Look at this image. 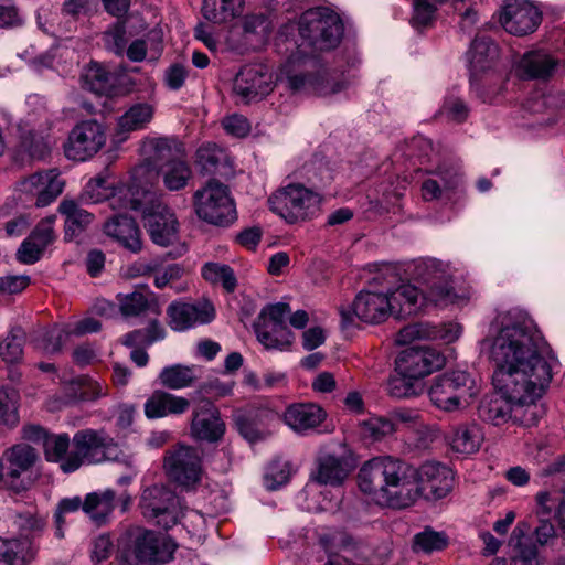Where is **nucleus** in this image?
<instances>
[{
  "label": "nucleus",
  "instance_id": "obj_1",
  "mask_svg": "<svg viewBox=\"0 0 565 565\" xmlns=\"http://www.w3.org/2000/svg\"><path fill=\"white\" fill-rule=\"evenodd\" d=\"M497 324L490 359L494 363L492 384L500 396L483 398L479 417L495 424L543 420L546 407L537 401L553 377L554 358L550 355L548 344L534 320L521 309L501 312Z\"/></svg>",
  "mask_w": 565,
  "mask_h": 565
},
{
  "label": "nucleus",
  "instance_id": "obj_2",
  "mask_svg": "<svg viewBox=\"0 0 565 565\" xmlns=\"http://www.w3.org/2000/svg\"><path fill=\"white\" fill-rule=\"evenodd\" d=\"M360 490L374 503L405 509L420 498L415 472L392 457H375L366 461L358 475Z\"/></svg>",
  "mask_w": 565,
  "mask_h": 565
},
{
  "label": "nucleus",
  "instance_id": "obj_3",
  "mask_svg": "<svg viewBox=\"0 0 565 565\" xmlns=\"http://www.w3.org/2000/svg\"><path fill=\"white\" fill-rule=\"evenodd\" d=\"M128 191L119 190L110 199V206L119 210H140L143 225L151 241L159 246L172 245L178 239L179 222L173 211L159 200L141 202L127 198Z\"/></svg>",
  "mask_w": 565,
  "mask_h": 565
},
{
  "label": "nucleus",
  "instance_id": "obj_4",
  "mask_svg": "<svg viewBox=\"0 0 565 565\" xmlns=\"http://www.w3.org/2000/svg\"><path fill=\"white\" fill-rule=\"evenodd\" d=\"M412 279L422 287L423 299L436 306L452 303L456 299L448 264L436 258H420L408 267Z\"/></svg>",
  "mask_w": 565,
  "mask_h": 565
},
{
  "label": "nucleus",
  "instance_id": "obj_5",
  "mask_svg": "<svg viewBox=\"0 0 565 565\" xmlns=\"http://www.w3.org/2000/svg\"><path fill=\"white\" fill-rule=\"evenodd\" d=\"M193 206L201 221L214 226L227 227L237 218L230 189L215 179L194 192Z\"/></svg>",
  "mask_w": 565,
  "mask_h": 565
},
{
  "label": "nucleus",
  "instance_id": "obj_6",
  "mask_svg": "<svg viewBox=\"0 0 565 565\" xmlns=\"http://www.w3.org/2000/svg\"><path fill=\"white\" fill-rule=\"evenodd\" d=\"M321 202L318 192L302 184H289L268 199L270 210L290 224L315 217L320 212Z\"/></svg>",
  "mask_w": 565,
  "mask_h": 565
},
{
  "label": "nucleus",
  "instance_id": "obj_7",
  "mask_svg": "<svg viewBox=\"0 0 565 565\" xmlns=\"http://www.w3.org/2000/svg\"><path fill=\"white\" fill-rule=\"evenodd\" d=\"M467 55L470 66L471 85L475 87L483 102L492 103L494 98L499 96L503 90L502 83L498 87L492 85L494 82H500L501 77H486L484 82L482 83H479V77L483 73L492 70L499 56L498 45L489 38H476L472 41Z\"/></svg>",
  "mask_w": 565,
  "mask_h": 565
},
{
  "label": "nucleus",
  "instance_id": "obj_8",
  "mask_svg": "<svg viewBox=\"0 0 565 565\" xmlns=\"http://www.w3.org/2000/svg\"><path fill=\"white\" fill-rule=\"evenodd\" d=\"M121 450L117 443L103 430L84 429L76 433L72 443L70 469L76 471L83 465H95L106 460H118Z\"/></svg>",
  "mask_w": 565,
  "mask_h": 565
},
{
  "label": "nucleus",
  "instance_id": "obj_9",
  "mask_svg": "<svg viewBox=\"0 0 565 565\" xmlns=\"http://www.w3.org/2000/svg\"><path fill=\"white\" fill-rule=\"evenodd\" d=\"M299 33L315 50L324 51L339 44L343 25L333 12L326 8H315L301 14Z\"/></svg>",
  "mask_w": 565,
  "mask_h": 565
},
{
  "label": "nucleus",
  "instance_id": "obj_10",
  "mask_svg": "<svg viewBox=\"0 0 565 565\" xmlns=\"http://www.w3.org/2000/svg\"><path fill=\"white\" fill-rule=\"evenodd\" d=\"M394 305L390 299V287L381 291L371 289L361 290L349 308L340 310L343 328L355 324V320L367 324H380L392 313Z\"/></svg>",
  "mask_w": 565,
  "mask_h": 565
},
{
  "label": "nucleus",
  "instance_id": "obj_11",
  "mask_svg": "<svg viewBox=\"0 0 565 565\" xmlns=\"http://www.w3.org/2000/svg\"><path fill=\"white\" fill-rule=\"evenodd\" d=\"M139 507L146 519L154 521L163 529L175 525L182 514L179 499L164 486L156 484L146 488Z\"/></svg>",
  "mask_w": 565,
  "mask_h": 565
},
{
  "label": "nucleus",
  "instance_id": "obj_12",
  "mask_svg": "<svg viewBox=\"0 0 565 565\" xmlns=\"http://www.w3.org/2000/svg\"><path fill=\"white\" fill-rule=\"evenodd\" d=\"M38 460V454L29 445L18 444L4 450L2 471L4 484L15 492L26 490L32 484L30 470Z\"/></svg>",
  "mask_w": 565,
  "mask_h": 565
},
{
  "label": "nucleus",
  "instance_id": "obj_13",
  "mask_svg": "<svg viewBox=\"0 0 565 565\" xmlns=\"http://www.w3.org/2000/svg\"><path fill=\"white\" fill-rule=\"evenodd\" d=\"M472 380L466 371L446 372L434 379L428 391L429 398L438 408L452 412L459 407Z\"/></svg>",
  "mask_w": 565,
  "mask_h": 565
},
{
  "label": "nucleus",
  "instance_id": "obj_14",
  "mask_svg": "<svg viewBox=\"0 0 565 565\" xmlns=\"http://www.w3.org/2000/svg\"><path fill=\"white\" fill-rule=\"evenodd\" d=\"M163 467L168 476L183 487L193 486L201 479V456L189 446L178 445L167 451Z\"/></svg>",
  "mask_w": 565,
  "mask_h": 565
},
{
  "label": "nucleus",
  "instance_id": "obj_15",
  "mask_svg": "<svg viewBox=\"0 0 565 565\" xmlns=\"http://www.w3.org/2000/svg\"><path fill=\"white\" fill-rule=\"evenodd\" d=\"M105 131L96 120H86L73 128L64 146L68 159L85 161L105 145Z\"/></svg>",
  "mask_w": 565,
  "mask_h": 565
},
{
  "label": "nucleus",
  "instance_id": "obj_16",
  "mask_svg": "<svg viewBox=\"0 0 565 565\" xmlns=\"http://www.w3.org/2000/svg\"><path fill=\"white\" fill-rule=\"evenodd\" d=\"M167 315L170 328L182 332L212 322L216 312L214 305L203 298L192 303L173 301L168 306Z\"/></svg>",
  "mask_w": 565,
  "mask_h": 565
},
{
  "label": "nucleus",
  "instance_id": "obj_17",
  "mask_svg": "<svg viewBox=\"0 0 565 565\" xmlns=\"http://www.w3.org/2000/svg\"><path fill=\"white\" fill-rule=\"evenodd\" d=\"M24 436L42 448L49 462L58 463L66 473L74 472L67 467L72 460V444L67 434L50 433L43 426H28Z\"/></svg>",
  "mask_w": 565,
  "mask_h": 565
},
{
  "label": "nucleus",
  "instance_id": "obj_18",
  "mask_svg": "<svg viewBox=\"0 0 565 565\" xmlns=\"http://www.w3.org/2000/svg\"><path fill=\"white\" fill-rule=\"evenodd\" d=\"M274 88L273 75L264 65H246L236 75L233 92L248 104L267 96Z\"/></svg>",
  "mask_w": 565,
  "mask_h": 565
},
{
  "label": "nucleus",
  "instance_id": "obj_19",
  "mask_svg": "<svg viewBox=\"0 0 565 565\" xmlns=\"http://www.w3.org/2000/svg\"><path fill=\"white\" fill-rule=\"evenodd\" d=\"M541 19L539 9L527 0H509L500 13L503 29L518 36L534 32Z\"/></svg>",
  "mask_w": 565,
  "mask_h": 565
},
{
  "label": "nucleus",
  "instance_id": "obj_20",
  "mask_svg": "<svg viewBox=\"0 0 565 565\" xmlns=\"http://www.w3.org/2000/svg\"><path fill=\"white\" fill-rule=\"evenodd\" d=\"M396 371L399 374L420 381L426 375L440 369L445 358L431 348H408L396 360Z\"/></svg>",
  "mask_w": 565,
  "mask_h": 565
},
{
  "label": "nucleus",
  "instance_id": "obj_21",
  "mask_svg": "<svg viewBox=\"0 0 565 565\" xmlns=\"http://www.w3.org/2000/svg\"><path fill=\"white\" fill-rule=\"evenodd\" d=\"M420 487V497L428 500L445 498L454 487V471L439 462H426L415 473Z\"/></svg>",
  "mask_w": 565,
  "mask_h": 565
},
{
  "label": "nucleus",
  "instance_id": "obj_22",
  "mask_svg": "<svg viewBox=\"0 0 565 565\" xmlns=\"http://www.w3.org/2000/svg\"><path fill=\"white\" fill-rule=\"evenodd\" d=\"M177 548V544L166 535H158L150 530H139L135 537L134 552L140 562L167 563Z\"/></svg>",
  "mask_w": 565,
  "mask_h": 565
},
{
  "label": "nucleus",
  "instance_id": "obj_23",
  "mask_svg": "<svg viewBox=\"0 0 565 565\" xmlns=\"http://www.w3.org/2000/svg\"><path fill=\"white\" fill-rule=\"evenodd\" d=\"M64 181L60 173L52 169L36 172L20 182V190L36 198L35 205L44 207L51 204L63 191Z\"/></svg>",
  "mask_w": 565,
  "mask_h": 565
},
{
  "label": "nucleus",
  "instance_id": "obj_24",
  "mask_svg": "<svg viewBox=\"0 0 565 565\" xmlns=\"http://www.w3.org/2000/svg\"><path fill=\"white\" fill-rule=\"evenodd\" d=\"M461 334L458 323L449 322L439 326L429 323H413L404 327L397 333L396 341L406 344L415 340H439L445 343L455 342Z\"/></svg>",
  "mask_w": 565,
  "mask_h": 565
},
{
  "label": "nucleus",
  "instance_id": "obj_25",
  "mask_svg": "<svg viewBox=\"0 0 565 565\" xmlns=\"http://www.w3.org/2000/svg\"><path fill=\"white\" fill-rule=\"evenodd\" d=\"M557 64V60L543 51H530L514 63L513 70L521 79H546L552 76Z\"/></svg>",
  "mask_w": 565,
  "mask_h": 565
},
{
  "label": "nucleus",
  "instance_id": "obj_26",
  "mask_svg": "<svg viewBox=\"0 0 565 565\" xmlns=\"http://www.w3.org/2000/svg\"><path fill=\"white\" fill-rule=\"evenodd\" d=\"M104 232L130 252L141 250L140 230L131 217L125 214L110 217L104 225Z\"/></svg>",
  "mask_w": 565,
  "mask_h": 565
},
{
  "label": "nucleus",
  "instance_id": "obj_27",
  "mask_svg": "<svg viewBox=\"0 0 565 565\" xmlns=\"http://www.w3.org/2000/svg\"><path fill=\"white\" fill-rule=\"evenodd\" d=\"M58 213L64 217L65 238L70 241L79 236L94 221V214L72 199L61 201Z\"/></svg>",
  "mask_w": 565,
  "mask_h": 565
},
{
  "label": "nucleus",
  "instance_id": "obj_28",
  "mask_svg": "<svg viewBox=\"0 0 565 565\" xmlns=\"http://www.w3.org/2000/svg\"><path fill=\"white\" fill-rule=\"evenodd\" d=\"M189 406L190 402L184 397L154 391L145 404V414L148 419H157L169 414H182Z\"/></svg>",
  "mask_w": 565,
  "mask_h": 565
},
{
  "label": "nucleus",
  "instance_id": "obj_29",
  "mask_svg": "<svg viewBox=\"0 0 565 565\" xmlns=\"http://www.w3.org/2000/svg\"><path fill=\"white\" fill-rule=\"evenodd\" d=\"M483 440L484 434L481 426H456L447 436L450 449L462 456L476 454Z\"/></svg>",
  "mask_w": 565,
  "mask_h": 565
},
{
  "label": "nucleus",
  "instance_id": "obj_30",
  "mask_svg": "<svg viewBox=\"0 0 565 565\" xmlns=\"http://www.w3.org/2000/svg\"><path fill=\"white\" fill-rule=\"evenodd\" d=\"M116 76L98 63L89 64L82 74V86L99 96L115 93Z\"/></svg>",
  "mask_w": 565,
  "mask_h": 565
},
{
  "label": "nucleus",
  "instance_id": "obj_31",
  "mask_svg": "<svg viewBox=\"0 0 565 565\" xmlns=\"http://www.w3.org/2000/svg\"><path fill=\"white\" fill-rule=\"evenodd\" d=\"M116 493L111 489L88 493L83 501V511L96 523L100 524L115 509Z\"/></svg>",
  "mask_w": 565,
  "mask_h": 565
},
{
  "label": "nucleus",
  "instance_id": "obj_32",
  "mask_svg": "<svg viewBox=\"0 0 565 565\" xmlns=\"http://www.w3.org/2000/svg\"><path fill=\"white\" fill-rule=\"evenodd\" d=\"M159 175L169 191H180L188 185L192 178L190 166L180 157L170 159L159 168Z\"/></svg>",
  "mask_w": 565,
  "mask_h": 565
},
{
  "label": "nucleus",
  "instance_id": "obj_33",
  "mask_svg": "<svg viewBox=\"0 0 565 565\" xmlns=\"http://www.w3.org/2000/svg\"><path fill=\"white\" fill-rule=\"evenodd\" d=\"M350 468L341 458L327 455L319 459L315 480L320 484L339 486L349 476Z\"/></svg>",
  "mask_w": 565,
  "mask_h": 565
},
{
  "label": "nucleus",
  "instance_id": "obj_34",
  "mask_svg": "<svg viewBox=\"0 0 565 565\" xmlns=\"http://www.w3.org/2000/svg\"><path fill=\"white\" fill-rule=\"evenodd\" d=\"M243 0H203V17L213 23H225L242 13Z\"/></svg>",
  "mask_w": 565,
  "mask_h": 565
},
{
  "label": "nucleus",
  "instance_id": "obj_35",
  "mask_svg": "<svg viewBox=\"0 0 565 565\" xmlns=\"http://www.w3.org/2000/svg\"><path fill=\"white\" fill-rule=\"evenodd\" d=\"M154 108L148 103H138L129 107L118 118V130L130 132L145 129L153 118Z\"/></svg>",
  "mask_w": 565,
  "mask_h": 565
},
{
  "label": "nucleus",
  "instance_id": "obj_36",
  "mask_svg": "<svg viewBox=\"0 0 565 565\" xmlns=\"http://www.w3.org/2000/svg\"><path fill=\"white\" fill-rule=\"evenodd\" d=\"M195 366L173 364L166 366L159 373L160 385L170 390L190 387L196 381Z\"/></svg>",
  "mask_w": 565,
  "mask_h": 565
},
{
  "label": "nucleus",
  "instance_id": "obj_37",
  "mask_svg": "<svg viewBox=\"0 0 565 565\" xmlns=\"http://www.w3.org/2000/svg\"><path fill=\"white\" fill-rule=\"evenodd\" d=\"M195 162L203 173L217 174L227 166L228 158L215 143H205L196 150Z\"/></svg>",
  "mask_w": 565,
  "mask_h": 565
},
{
  "label": "nucleus",
  "instance_id": "obj_38",
  "mask_svg": "<svg viewBox=\"0 0 565 565\" xmlns=\"http://www.w3.org/2000/svg\"><path fill=\"white\" fill-rule=\"evenodd\" d=\"M258 341L266 349L288 350L292 343L294 334L287 326L265 328L264 324H254Z\"/></svg>",
  "mask_w": 565,
  "mask_h": 565
},
{
  "label": "nucleus",
  "instance_id": "obj_39",
  "mask_svg": "<svg viewBox=\"0 0 565 565\" xmlns=\"http://www.w3.org/2000/svg\"><path fill=\"white\" fill-rule=\"evenodd\" d=\"M524 532L519 526L513 530L512 541L516 540L515 554L510 558L509 563L504 558L497 557L490 565H533L537 556L535 545L523 541Z\"/></svg>",
  "mask_w": 565,
  "mask_h": 565
},
{
  "label": "nucleus",
  "instance_id": "obj_40",
  "mask_svg": "<svg viewBox=\"0 0 565 565\" xmlns=\"http://www.w3.org/2000/svg\"><path fill=\"white\" fill-rule=\"evenodd\" d=\"M438 179H428L422 184L423 198L426 201L439 199L443 191L454 190L460 182L457 171L443 170L437 171Z\"/></svg>",
  "mask_w": 565,
  "mask_h": 565
},
{
  "label": "nucleus",
  "instance_id": "obj_41",
  "mask_svg": "<svg viewBox=\"0 0 565 565\" xmlns=\"http://www.w3.org/2000/svg\"><path fill=\"white\" fill-rule=\"evenodd\" d=\"M166 330L157 319H151L145 329H137L126 333L121 343L126 347H150L152 343L164 339Z\"/></svg>",
  "mask_w": 565,
  "mask_h": 565
},
{
  "label": "nucleus",
  "instance_id": "obj_42",
  "mask_svg": "<svg viewBox=\"0 0 565 565\" xmlns=\"http://www.w3.org/2000/svg\"><path fill=\"white\" fill-rule=\"evenodd\" d=\"M284 418L286 424H321L326 420L327 414L317 404H295L287 408Z\"/></svg>",
  "mask_w": 565,
  "mask_h": 565
},
{
  "label": "nucleus",
  "instance_id": "obj_43",
  "mask_svg": "<svg viewBox=\"0 0 565 565\" xmlns=\"http://www.w3.org/2000/svg\"><path fill=\"white\" fill-rule=\"evenodd\" d=\"M443 0H413L411 24L420 30L433 25Z\"/></svg>",
  "mask_w": 565,
  "mask_h": 565
},
{
  "label": "nucleus",
  "instance_id": "obj_44",
  "mask_svg": "<svg viewBox=\"0 0 565 565\" xmlns=\"http://www.w3.org/2000/svg\"><path fill=\"white\" fill-rule=\"evenodd\" d=\"M201 273L206 281L213 285L221 284L227 292H232L236 288V277L228 265L206 263Z\"/></svg>",
  "mask_w": 565,
  "mask_h": 565
},
{
  "label": "nucleus",
  "instance_id": "obj_45",
  "mask_svg": "<svg viewBox=\"0 0 565 565\" xmlns=\"http://www.w3.org/2000/svg\"><path fill=\"white\" fill-rule=\"evenodd\" d=\"M288 83L291 89L299 90L305 88L307 85H311L315 92L320 96H327L335 94L342 89V84L339 82L330 84L324 77L311 78L307 75H294L288 78Z\"/></svg>",
  "mask_w": 565,
  "mask_h": 565
},
{
  "label": "nucleus",
  "instance_id": "obj_46",
  "mask_svg": "<svg viewBox=\"0 0 565 565\" xmlns=\"http://www.w3.org/2000/svg\"><path fill=\"white\" fill-rule=\"evenodd\" d=\"M178 151V143L169 138H153L145 143V152L149 154L153 163L175 159Z\"/></svg>",
  "mask_w": 565,
  "mask_h": 565
},
{
  "label": "nucleus",
  "instance_id": "obj_47",
  "mask_svg": "<svg viewBox=\"0 0 565 565\" xmlns=\"http://www.w3.org/2000/svg\"><path fill=\"white\" fill-rule=\"evenodd\" d=\"M24 332L21 328L14 327L8 337L0 342V356L8 363L18 362L22 356Z\"/></svg>",
  "mask_w": 565,
  "mask_h": 565
},
{
  "label": "nucleus",
  "instance_id": "obj_48",
  "mask_svg": "<svg viewBox=\"0 0 565 565\" xmlns=\"http://www.w3.org/2000/svg\"><path fill=\"white\" fill-rule=\"evenodd\" d=\"M290 313V307L285 302L267 305L259 312L254 324H264L265 328L287 326L286 318Z\"/></svg>",
  "mask_w": 565,
  "mask_h": 565
},
{
  "label": "nucleus",
  "instance_id": "obj_49",
  "mask_svg": "<svg viewBox=\"0 0 565 565\" xmlns=\"http://www.w3.org/2000/svg\"><path fill=\"white\" fill-rule=\"evenodd\" d=\"M119 309L125 317H137L147 310L149 302L140 291L119 294L117 296Z\"/></svg>",
  "mask_w": 565,
  "mask_h": 565
},
{
  "label": "nucleus",
  "instance_id": "obj_50",
  "mask_svg": "<svg viewBox=\"0 0 565 565\" xmlns=\"http://www.w3.org/2000/svg\"><path fill=\"white\" fill-rule=\"evenodd\" d=\"M100 328V322L93 317H86L79 321H76L75 323L67 326L64 330L57 332L55 338L58 343L54 345L53 350L58 351L62 341L68 335H84L87 333H94L98 332Z\"/></svg>",
  "mask_w": 565,
  "mask_h": 565
},
{
  "label": "nucleus",
  "instance_id": "obj_51",
  "mask_svg": "<svg viewBox=\"0 0 565 565\" xmlns=\"http://www.w3.org/2000/svg\"><path fill=\"white\" fill-rule=\"evenodd\" d=\"M422 388L419 380L399 374L398 372L388 384L391 395L398 398L415 396L422 391Z\"/></svg>",
  "mask_w": 565,
  "mask_h": 565
},
{
  "label": "nucleus",
  "instance_id": "obj_52",
  "mask_svg": "<svg viewBox=\"0 0 565 565\" xmlns=\"http://www.w3.org/2000/svg\"><path fill=\"white\" fill-rule=\"evenodd\" d=\"M290 475L291 467L288 461H274L265 476V487L271 491L277 490L289 481Z\"/></svg>",
  "mask_w": 565,
  "mask_h": 565
},
{
  "label": "nucleus",
  "instance_id": "obj_53",
  "mask_svg": "<svg viewBox=\"0 0 565 565\" xmlns=\"http://www.w3.org/2000/svg\"><path fill=\"white\" fill-rule=\"evenodd\" d=\"M447 546V537L439 532L426 530L415 535L414 547L415 550L425 553L440 551Z\"/></svg>",
  "mask_w": 565,
  "mask_h": 565
},
{
  "label": "nucleus",
  "instance_id": "obj_54",
  "mask_svg": "<svg viewBox=\"0 0 565 565\" xmlns=\"http://www.w3.org/2000/svg\"><path fill=\"white\" fill-rule=\"evenodd\" d=\"M17 393L0 390V424H17L19 422Z\"/></svg>",
  "mask_w": 565,
  "mask_h": 565
},
{
  "label": "nucleus",
  "instance_id": "obj_55",
  "mask_svg": "<svg viewBox=\"0 0 565 565\" xmlns=\"http://www.w3.org/2000/svg\"><path fill=\"white\" fill-rule=\"evenodd\" d=\"M104 42L107 50L114 52L116 55H122L127 46L126 29L121 24H115L104 34Z\"/></svg>",
  "mask_w": 565,
  "mask_h": 565
},
{
  "label": "nucleus",
  "instance_id": "obj_56",
  "mask_svg": "<svg viewBox=\"0 0 565 565\" xmlns=\"http://www.w3.org/2000/svg\"><path fill=\"white\" fill-rule=\"evenodd\" d=\"M56 215H50L41 220L32 233L29 235L39 246L46 248L55 238L53 225Z\"/></svg>",
  "mask_w": 565,
  "mask_h": 565
},
{
  "label": "nucleus",
  "instance_id": "obj_57",
  "mask_svg": "<svg viewBox=\"0 0 565 565\" xmlns=\"http://www.w3.org/2000/svg\"><path fill=\"white\" fill-rule=\"evenodd\" d=\"M30 542L28 540L13 541L7 551L0 556V565H17L18 561H26L29 557Z\"/></svg>",
  "mask_w": 565,
  "mask_h": 565
},
{
  "label": "nucleus",
  "instance_id": "obj_58",
  "mask_svg": "<svg viewBox=\"0 0 565 565\" xmlns=\"http://www.w3.org/2000/svg\"><path fill=\"white\" fill-rule=\"evenodd\" d=\"M220 411L209 399H202L198 403L192 424H217L220 420Z\"/></svg>",
  "mask_w": 565,
  "mask_h": 565
},
{
  "label": "nucleus",
  "instance_id": "obj_59",
  "mask_svg": "<svg viewBox=\"0 0 565 565\" xmlns=\"http://www.w3.org/2000/svg\"><path fill=\"white\" fill-rule=\"evenodd\" d=\"M423 298L422 287L419 285H402L395 290L390 288L391 302H406L408 305H416L419 298Z\"/></svg>",
  "mask_w": 565,
  "mask_h": 565
},
{
  "label": "nucleus",
  "instance_id": "obj_60",
  "mask_svg": "<svg viewBox=\"0 0 565 565\" xmlns=\"http://www.w3.org/2000/svg\"><path fill=\"white\" fill-rule=\"evenodd\" d=\"M441 113L449 120L461 122L468 117L469 109L462 99L449 97L445 100Z\"/></svg>",
  "mask_w": 565,
  "mask_h": 565
},
{
  "label": "nucleus",
  "instance_id": "obj_61",
  "mask_svg": "<svg viewBox=\"0 0 565 565\" xmlns=\"http://www.w3.org/2000/svg\"><path fill=\"white\" fill-rule=\"evenodd\" d=\"M535 515L539 521L551 520L552 514L556 509V500L548 491H541L535 495Z\"/></svg>",
  "mask_w": 565,
  "mask_h": 565
},
{
  "label": "nucleus",
  "instance_id": "obj_62",
  "mask_svg": "<svg viewBox=\"0 0 565 565\" xmlns=\"http://www.w3.org/2000/svg\"><path fill=\"white\" fill-rule=\"evenodd\" d=\"M44 250L45 248L39 246L31 237H28L18 249L17 258L23 264H34L41 258Z\"/></svg>",
  "mask_w": 565,
  "mask_h": 565
},
{
  "label": "nucleus",
  "instance_id": "obj_63",
  "mask_svg": "<svg viewBox=\"0 0 565 565\" xmlns=\"http://www.w3.org/2000/svg\"><path fill=\"white\" fill-rule=\"evenodd\" d=\"M188 70L179 63L170 65L164 72V84L171 90H179L185 83Z\"/></svg>",
  "mask_w": 565,
  "mask_h": 565
},
{
  "label": "nucleus",
  "instance_id": "obj_64",
  "mask_svg": "<svg viewBox=\"0 0 565 565\" xmlns=\"http://www.w3.org/2000/svg\"><path fill=\"white\" fill-rule=\"evenodd\" d=\"M30 284L26 275L0 277V295H13L23 291Z\"/></svg>",
  "mask_w": 565,
  "mask_h": 565
}]
</instances>
